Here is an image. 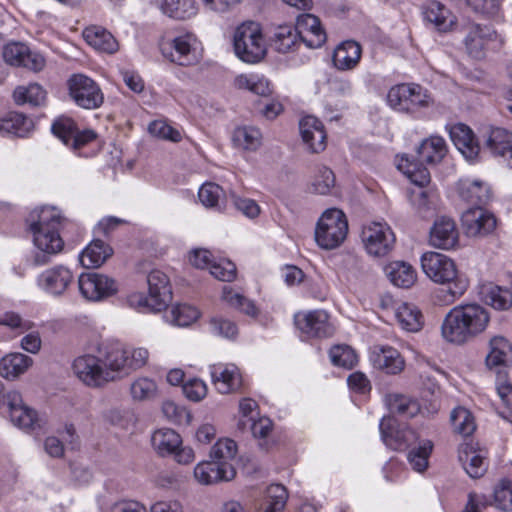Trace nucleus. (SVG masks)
Returning <instances> with one entry per match:
<instances>
[{
  "instance_id": "58",
  "label": "nucleus",
  "mask_w": 512,
  "mask_h": 512,
  "mask_svg": "<svg viewBox=\"0 0 512 512\" xmlns=\"http://www.w3.org/2000/svg\"><path fill=\"white\" fill-rule=\"evenodd\" d=\"M200 202L209 208H220L224 198L222 188L215 183H205L198 192Z\"/></svg>"
},
{
  "instance_id": "60",
  "label": "nucleus",
  "mask_w": 512,
  "mask_h": 512,
  "mask_svg": "<svg viewBox=\"0 0 512 512\" xmlns=\"http://www.w3.org/2000/svg\"><path fill=\"white\" fill-rule=\"evenodd\" d=\"M162 412L166 419L177 425H188L191 421V414L181 405L171 400H166L162 404Z\"/></svg>"
},
{
  "instance_id": "8",
  "label": "nucleus",
  "mask_w": 512,
  "mask_h": 512,
  "mask_svg": "<svg viewBox=\"0 0 512 512\" xmlns=\"http://www.w3.org/2000/svg\"><path fill=\"white\" fill-rule=\"evenodd\" d=\"M348 222L346 215L339 209H327L318 220L315 240L323 249H334L346 238Z\"/></svg>"
},
{
  "instance_id": "32",
  "label": "nucleus",
  "mask_w": 512,
  "mask_h": 512,
  "mask_svg": "<svg viewBox=\"0 0 512 512\" xmlns=\"http://www.w3.org/2000/svg\"><path fill=\"white\" fill-rule=\"evenodd\" d=\"M458 192L464 201L475 208L487 204L491 198L489 185L477 179H461L458 182Z\"/></svg>"
},
{
  "instance_id": "30",
  "label": "nucleus",
  "mask_w": 512,
  "mask_h": 512,
  "mask_svg": "<svg viewBox=\"0 0 512 512\" xmlns=\"http://www.w3.org/2000/svg\"><path fill=\"white\" fill-rule=\"evenodd\" d=\"M370 359L374 367L387 374H397L404 369L405 362L399 351L391 346L376 345L373 347Z\"/></svg>"
},
{
  "instance_id": "27",
  "label": "nucleus",
  "mask_w": 512,
  "mask_h": 512,
  "mask_svg": "<svg viewBox=\"0 0 512 512\" xmlns=\"http://www.w3.org/2000/svg\"><path fill=\"white\" fill-rule=\"evenodd\" d=\"M303 142L313 153H319L326 148V132L322 122L314 116H306L299 123Z\"/></svg>"
},
{
  "instance_id": "41",
  "label": "nucleus",
  "mask_w": 512,
  "mask_h": 512,
  "mask_svg": "<svg viewBox=\"0 0 512 512\" xmlns=\"http://www.w3.org/2000/svg\"><path fill=\"white\" fill-rule=\"evenodd\" d=\"M112 248L102 240L92 241L80 254L79 260L86 268L101 266L111 255Z\"/></svg>"
},
{
  "instance_id": "2",
  "label": "nucleus",
  "mask_w": 512,
  "mask_h": 512,
  "mask_svg": "<svg viewBox=\"0 0 512 512\" xmlns=\"http://www.w3.org/2000/svg\"><path fill=\"white\" fill-rule=\"evenodd\" d=\"M64 219L55 207H42L33 210L26 222L33 234V242L40 250L34 257L35 265H44L49 261L48 255L59 253L64 242L58 229Z\"/></svg>"
},
{
  "instance_id": "63",
  "label": "nucleus",
  "mask_w": 512,
  "mask_h": 512,
  "mask_svg": "<svg viewBox=\"0 0 512 512\" xmlns=\"http://www.w3.org/2000/svg\"><path fill=\"white\" fill-rule=\"evenodd\" d=\"M199 317V311L190 305L181 304L172 308L171 310V321L179 326L186 327L196 321Z\"/></svg>"
},
{
  "instance_id": "6",
  "label": "nucleus",
  "mask_w": 512,
  "mask_h": 512,
  "mask_svg": "<svg viewBox=\"0 0 512 512\" xmlns=\"http://www.w3.org/2000/svg\"><path fill=\"white\" fill-rule=\"evenodd\" d=\"M235 54L246 63H257L266 55L267 46L261 27L254 21L239 25L233 37Z\"/></svg>"
},
{
  "instance_id": "35",
  "label": "nucleus",
  "mask_w": 512,
  "mask_h": 512,
  "mask_svg": "<svg viewBox=\"0 0 512 512\" xmlns=\"http://www.w3.org/2000/svg\"><path fill=\"white\" fill-rule=\"evenodd\" d=\"M480 298L496 310H507L512 306V293L494 283H484L479 287Z\"/></svg>"
},
{
  "instance_id": "51",
  "label": "nucleus",
  "mask_w": 512,
  "mask_h": 512,
  "mask_svg": "<svg viewBox=\"0 0 512 512\" xmlns=\"http://www.w3.org/2000/svg\"><path fill=\"white\" fill-rule=\"evenodd\" d=\"M16 104H30L40 106L46 99V91L37 83H31L28 86H18L13 93Z\"/></svg>"
},
{
  "instance_id": "28",
  "label": "nucleus",
  "mask_w": 512,
  "mask_h": 512,
  "mask_svg": "<svg viewBox=\"0 0 512 512\" xmlns=\"http://www.w3.org/2000/svg\"><path fill=\"white\" fill-rule=\"evenodd\" d=\"M11 422L21 429L34 428L37 422L36 412L24 405L18 391L7 392V403Z\"/></svg>"
},
{
  "instance_id": "24",
  "label": "nucleus",
  "mask_w": 512,
  "mask_h": 512,
  "mask_svg": "<svg viewBox=\"0 0 512 512\" xmlns=\"http://www.w3.org/2000/svg\"><path fill=\"white\" fill-rule=\"evenodd\" d=\"M72 280V272L63 265H57L43 271L38 276L37 283L45 292L59 296L66 291Z\"/></svg>"
},
{
  "instance_id": "25",
  "label": "nucleus",
  "mask_w": 512,
  "mask_h": 512,
  "mask_svg": "<svg viewBox=\"0 0 512 512\" xmlns=\"http://www.w3.org/2000/svg\"><path fill=\"white\" fill-rule=\"evenodd\" d=\"M458 458L464 470L471 478H480L487 471V451L476 448L472 443H463L460 445Z\"/></svg>"
},
{
  "instance_id": "38",
  "label": "nucleus",
  "mask_w": 512,
  "mask_h": 512,
  "mask_svg": "<svg viewBox=\"0 0 512 512\" xmlns=\"http://www.w3.org/2000/svg\"><path fill=\"white\" fill-rule=\"evenodd\" d=\"M385 273L391 283L400 288H410L417 279L415 269L407 262L394 261L385 267Z\"/></svg>"
},
{
  "instance_id": "11",
  "label": "nucleus",
  "mask_w": 512,
  "mask_h": 512,
  "mask_svg": "<svg viewBox=\"0 0 512 512\" xmlns=\"http://www.w3.org/2000/svg\"><path fill=\"white\" fill-rule=\"evenodd\" d=\"M69 95L74 102L84 109H97L104 101L100 86L84 74H74L67 82Z\"/></svg>"
},
{
  "instance_id": "17",
  "label": "nucleus",
  "mask_w": 512,
  "mask_h": 512,
  "mask_svg": "<svg viewBox=\"0 0 512 512\" xmlns=\"http://www.w3.org/2000/svg\"><path fill=\"white\" fill-rule=\"evenodd\" d=\"M295 324L307 337H329L333 327L329 323V315L324 310H314L295 315Z\"/></svg>"
},
{
  "instance_id": "34",
  "label": "nucleus",
  "mask_w": 512,
  "mask_h": 512,
  "mask_svg": "<svg viewBox=\"0 0 512 512\" xmlns=\"http://www.w3.org/2000/svg\"><path fill=\"white\" fill-rule=\"evenodd\" d=\"M361 55V46L355 41L347 40L336 47L332 56V62L336 69L349 71L359 64Z\"/></svg>"
},
{
  "instance_id": "50",
  "label": "nucleus",
  "mask_w": 512,
  "mask_h": 512,
  "mask_svg": "<svg viewBox=\"0 0 512 512\" xmlns=\"http://www.w3.org/2000/svg\"><path fill=\"white\" fill-rule=\"evenodd\" d=\"M496 392L501 401L497 408L498 414L512 424V384L500 372L496 380Z\"/></svg>"
},
{
  "instance_id": "49",
  "label": "nucleus",
  "mask_w": 512,
  "mask_h": 512,
  "mask_svg": "<svg viewBox=\"0 0 512 512\" xmlns=\"http://www.w3.org/2000/svg\"><path fill=\"white\" fill-rule=\"evenodd\" d=\"M432 450L433 443L428 439H422L409 450L407 460L413 470L422 473L428 468L429 457Z\"/></svg>"
},
{
  "instance_id": "48",
  "label": "nucleus",
  "mask_w": 512,
  "mask_h": 512,
  "mask_svg": "<svg viewBox=\"0 0 512 512\" xmlns=\"http://www.w3.org/2000/svg\"><path fill=\"white\" fill-rule=\"evenodd\" d=\"M386 402L391 413L398 414L403 417H414L420 412L418 401L402 394H389Z\"/></svg>"
},
{
  "instance_id": "14",
  "label": "nucleus",
  "mask_w": 512,
  "mask_h": 512,
  "mask_svg": "<svg viewBox=\"0 0 512 512\" xmlns=\"http://www.w3.org/2000/svg\"><path fill=\"white\" fill-rule=\"evenodd\" d=\"M379 429L383 442L394 450H405L418 444L419 435L407 426H400L393 417H383Z\"/></svg>"
},
{
  "instance_id": "57",
  "label": "nucleus",
  "mask_w": 512,
  "mask_h": 512,
  "mask_svg": "<svg viewBox=\"0 0 512 512\" xmlns=\"http://www.w3.org/2000/svg\"><path fill=\"white\" fill-rule=\"evenodd\" d=\"M334 185L335 175L333 171L324 165L317 166L312 182L313 190L318 194L326 195Z\"/></svg>"
},
{
  "instance_id": "53",
  "label": "nucleus",
  "mask_w": 512,
  "mask_h": 512,
  "mask_svg": "<svg viewBox=\"0 0 512 512\" xmlns=\"http://www.w3.org/2000/svg\"><path fill=\"white\" fill-rule=\"evenodd\" d=\"M238 447L236 442L230 438L219 439L211 448L210 459L219 461L221 464L233 466L232 461L237 455Z\"/></svg>"
},
{
  "instance_id": "20",
  "label": "nucleus",
  "mask_w": 512,
  "mask_h": 512,
  "mask_svg": "<svg viewBox=\"0 0 512 512\" xmlns=\"http://www.w3.org/2000/svg\"><path fill=\"white\" fill-rule=\"evenodd\" d=\"M3 58L9 65L22 66L33 71H40L45 65V60L40 54L32 53L20 42L7 44L3 50Z\"/></svg>"
},
{
  "instance_id": "42",
  "label": "nucleus",
  "mask_w": 512,
  "mask_h": 512,
  "mask_svg": "<svg viewBox=\"0 0 512 512\" xmlns=\"http://www.w3.org/2000/svg\"><path fill=\"white\" fill-rule=\"evenodd\" d=\"M424 17L440 32L450 30L456 22V18L450 10L437 1H432L427 5Z\"/></svg>"
},
{
  "instance_id": "37",
  "label": "nucleus",
  "mask_w": 512,
  "mask_h": 512,
  "mask_svg": "<svg viewBox=\"0 0 512 512\" xmlns=\"http://www.w3.org/2000/svg\"><path fill=\"white\" fill-rule=\"evenodd\" d=\"M447 152V144L440 136H431L424 139L417 149L419 161L430 165L440 163Z\"/></svg>"
},
{
  "instance_id": "21",
  "label": "nucleus",
  "mask_w": 512,
  "mask_h": 512,
  "mask_svg": "<svg viewBox=\"0 0 512 512\" xmlns=\"http://www.w3.org/2000/svg\"><path fill=\"white\" fill-rule=\"evenodd\" d=\"M430 244L438 249L450 250L459 242V232L453 219L441 216L430 229Z\"/></svg>"
},
{
  "instance_id": "29",
  "label": "nucleus",
  "mask_w": 512,
  "mask_h": 512,
  "mask_svg": "<svg viewBox=\"0 0 512 512\" xmlns=\"http://www.w3.org/2000/svg\"><path fill=\"white\" fill-rule=\"evenodd\" d=\"M209 369L212 382L221 394H228L240 387L241 376L235 365L219 363L211 365Z\"/></svg>"
},
{
  "instance_id": "52",
  "label": "nucleus",
  "mask_w": 512,
  "mask_h": 512,
  "mask_svg": "<svg viewBox=\"0 0 512 512\" xmlns=\"http://www.w3.org/2000/svg\"><path fill=\"white\" fill-rule=\"evenodd\" d=\"M423 163L410 161L408 157H402L397 167L419 188H423L430 182V173L427 168L422 166Z\"/></svg>"
},
{
  "instance_id": "1",
  "label": "nucleus",
  "mask_w": 512,
  "mask_h": 512,
  "mask_svg": "<svg viewBox=\"0 0 512 512\" xmlns=\"http://www.w3.org/2000/svg\"><path fill=\"white\" fill-rule=\"evenodd\" d=\"M490 323V312L478 303L453 307L441 325L442 337L449 343L462 345L482 333Z\"/></svg>"
},
{
  "instance_id": "47",
  "label": "nucleus",
  "mask_w": 512,
  "mask_h": 512,
  "mask_svg": "<svg viewBox=\"0 0 512 512\" xmlns=\"http://www.w3.org/2000/svg\"><path fill=\"white\" fill-rule=\"evenodd\" d=\"M234 86L237 89L248 90L263 97L272 93L270 82L258 74H240L235 77Z\"/></svg>"
},
{
  "instance_id": "3",
  "label": "nucleus",
  "mask_w": 512,
  "mask_h": 512,
  "mask_svg": "<svg viewBox=\"0 0 512 512\" xmlns=\"http://www.w3.org/2000/svg\"><path fill=\"white\" fill-rule=\"evenodd\" d=\"M423 272L433 282L445 286L439 289L437 297L445 304H451L467 290L469 281L459 273L454 261L438 252H427L421 257Z\"/></svg>"
},
{
  "instance_id": "12",
  "label": "nucleus",
  "mask_w": 512,
  "mask_h": 512,
  "mask_svg": "<svg viewBox=\"0 0 512 512\" xmlns=\"http://www.w3.org/2000/svg\"><path fill=\"white\" fill-rule=\"evenodd\" d=\"M80 293L90 301H102L118 292V283L107 275L88 272L82 273L78 279Z\"/></svg>"
},
{
  "instance_id": "45",
  "label": "nucleus",
  "mask_w": 512,
  "mask_h": 512,
  "mask_svg": "<svg viewBox=\"0 0 512 512\" xmlns=\"http://www.w3.org/2000/svg\"><path fill=\"white\" fill-rule=\"evenodd\" d=\"M231 139L237 149L256 151L261 146L262 134L254 126H239L234 129Z\"/></svg>"
},
{
  "instance_id": "4",
  "label": "nucleus",
  "mask_w": 512,
  "mask_h": 512,
  "mask_svg": "<svg viewBox=\"0 0 512 512\" xmlns=\"http://www.w3.org/2000/svg\"><path fill=\"white\" fill-rule=\"evenodd\" d=\"M120 355L110 350L108 342L97 347V355L86 353L78 356L72 364L75 376L85 385L93 388L102 387L118 380L116 370L119 368Z\"/></svg>"
},
{
  "instance_id": "36",
  "label": "nucleus",
  "mask_w": 512,
  "mask_h": 512,
  "mask_svg": "<svg viewBox=\"0 0 512 512\" xmlns=\"http://www.w3.org/2000/svg\"><path fill=\"white\" fill-rule=\"evenodd\" d=\"M485 362L489 369L509 365L512 362V346L509 341L503 336L492 337Z\"/></svg>"
},
{
  "instance_id": "9",
  "label": "nucleus",
  "mask_w": 512,
  "mask_h": 512,
  "mask_svg": "<svg viewBox=\"0 0 512 512\" xmlns=\"http://www.w3.org/2000/svg\"><path fill=\"white\" fill-rule=\"evenodd\" d=\"M353 95V85L350 79L333 76L327 80V92L324 100L325 117L339 120L341 113L349 107Z\"/></svg>"
},
{
  "instance_id": "55",
  "label": "nucleus",
  "mask_w": 512,
  "mask_h": 512,
  "mask_svg": "<svg viewBox=\"0 0 512 512\" xmlns=\"http://www.w3.org/2000/svg\"><path fill=\"white\" fill-rule=\"evenodd\" d=\"M298 34L292 26H279L272 39V45L280 53H287L297 44Z\"/></svg>"
},
{
  "instance_id": "7",
  "label": "nucleus",
  "mask_w": 512,
  "mask_h": 512,
  "mask_svg": "<svg viewBox=\"0 0 512 512\" xmlns=\"http://www.w3.org/2000/svg\"><path fill=\"white\" fill-rule=\"evenodd\" d=\"M387 101L393 109L409 114L428 108L433 103L428 91L414 83H402L391 87Z\"/></svg>"
},
{
  "instance_id": "64",
  "label": "nucleus",
  "mask_w": 512,
  "mask_h": 512,
  "mask_svg": "<svg viewBox=\"0 0 512 512\" xmlns=\"http://www.w3.org/2000/svg\"><path fill=\"white\" fill-rule=\"evenodd\" d=\"M495 506L503 511H512V482L501 480L494 489Z\"/></svg>"
},
{
  "instance_id": "22",
  "label": "nucleus",
  "mask_w": 512,
  "mask_h": 512,
  "mask_svg": "<svg viewBox=\"0 0 512 512\" xmlns=\"http://www.w3.org/2000/svg\"><path fill=\"white\" fill-rule=\"evenodd\" d=\"M235 475L234 466L221 464L214 459L200 462L194 468V477L201 485H212L221 481H230Z\"/></svg>"
},
{
  "instance_id": "46",
  "label": "nucleus",
  "mask_w": 512,
  "mask_h": 512,
  "mask_svg": "<svg viewBox=\"0 0 512 512\" xmlns=\"http://www.w3.org/2000/svg\"><path fill=\"white\" fill-rule=\"evenodd\" d=\"M152 446L162 456L170 455L181 446V436L174 430L163 428L155 431L151 438Z\"/></svg>"
},
{
  "instance_id": "59",
  "label": "nucleus",
  "mask_w": 512,
  "mask_h": 512,
  "mask_svg": "<svg viewBox=\"0 0 512 512\" xmlns=\"http://www.w3.org/2000/svg\"><path fill=\"white\" fill-rule=\"evenodd\" d=\"M331 362L340 367L351 369L357 363L355 351L346 345H336L329 352Z\"/></svg>"
},
{
  "instance_id": "13",
  "label": "nucleus",
  "mask_w": 512,
  "mask_h": 512,
  "mask_svg": "<svg viewBox=\"0 0 512 512\" xmlns=\"http://www.w3.org/2000/svg\"><path fill=\"white\" fill-rule=\"evenodd\" d=\"M197 39L193 34L187 33L175 37L171 42L163 43L161 51L164 57L180 66L195 65L200 61L196 50Z\"/></svg>"
},
{
  "instance_id": "61",
  "label": "nucleus",
  "mask_w": 512,
  "mask_h": 512,
  "mask_svg": "<svg viewBox=\"0 0 512 512\" xmlns=\"http://www.w3.org/2000/svg\"><path fill=\"white\" fill-rule=\"evenodd\" d=\"M223 299L232 307L239 309L241 312L255 317L258 314V309L254 303L245 298L243 295L232 291L225 287L223 289Z\"/></svg>"
},
{
  "instance_id": "54",
  "label": "nucleus",
  "mask_w": 512,
  "mask_h": 512,
  "mask_svg": "<svg viewBox=\"0 0 512 512\" xmlns=\"http://www.w3.org/2000/svg\"><path fill=\"white\" fill-rule=\"evenodd\" d=\"M450 421L454 431L465 437L470 436L476 429L472 414L464 407L453 409Z\"/></svg>"
},
{
  "instance_id": "56",
  "label": "nucleus",
  "mask_w": 512,
  "mask_h": 512,
  "mask_svg": "<svg viewBox=\"0 0 512 512\" xmlns=\"http://www.w3.org/2000/svg\"><path fill=\"white\" fill-rule=\"evenodd\" d=\"M268 501L259 512H282L286 506L288 492L281 484H272L267 488Z\"/></svg>"
},
{
  "instance_id": "43",
  "label": "nucleus",
  "mask_w": 512,
  "mask_h": 512,
  "mask_svg": "<svg viewBox=\"0 0 512 512\" xmlns=\"http://www.w3.org/2000/svg\"><path fill=\"white\" fill-rule=\"evenodd\" d=\"M83 36L87 43L96 50L109 54L118 50V43L114 36L101 27L86 28Z\"/></svg>"
},
{
  "instance_id": "62",
  "label": "nucleus",
  "mask_w": 512,
  "mask_h": 512,
  "mask_svg": "<svg viewBox=\"0 0 512 512\" xmlns=\"http://www.w3.org/2000/svg\"><path fill=\"white\" fill-rule=\"evenodd\" d=\"M130 391L135 400H149L156 395L157 385L152 379L141 377L131 384Z\"/></svg>"
},
{
  "instance_id": "23",
  "label": "nucleus",
  "mask_w": 512,
  "mask_h": 512,
  "mask_svg": "<svg viewBox=\"0 0 512 512\" xmlns=\"http://www.w3.org/2000/svg\"><path fill=\"white\" fill-rule=\"evenodd\" d=\"M110 350L117 351L120 355L119 368L116 370L118 379L128 375L131 371L142 368L146 365L149 352L146 348H133L128 350L119 342H108Z\"/></svg>"
},
{
  "instance_id": "19",
  "label": "nucleus",
  "mask_w": 512,
  "mask_h": 512,
  "mask_svg": "<svg viewBox=\"0 0 512 512\" xmlns=\"http://www.w3.org/2000/svg\"><path fill=\"white\" fill-rule=\"evenodd\" d=\"M53 134L62 140L66 146L78 149L95 139L92 130L79 131L75 122L70 118H60L52 125Z\"/></svg>"
},
{
  "instance_id": "26",
  "label": "nucleus",
  "mask_w": 512,
  "mask_h": 512,
  "mask_svg": "<svg viewBox=\"0 0 512 512\" xmlns=\"http://www.w3.org/2000/svg\"><path fill=\"white\" fill-rule=\"evenodd\" d=\"M295 30L309 48H319L326 42V33L321 27L320 20L312 14L299 15Z\"/></svg>"
},
{
  "instance_id": "5",
  "label": "nucleus",
  "mask_w": 512,
  "mask_h": 512,
  "mask_svg": "<svg viewBox=\"0 0 512 512\" xmlns=\"http://www.w3.org/2000/svg\"><path fill=\"white\" fill-rule=\"evenodd\" d=\"M148 296L133 294L129 296L130 306L143 311L159 312L165 309L172 299V290L168 276L161 270H152L147 276Z\"/></svg>"
},
{
  "instance_id": "10",
  "label": "nucleus",
  "mask_w": 512,
  "mask_h": 512,
  "mask_svg": "<svg viewBox=\"0 0 512 512\" xmlns=\"http://www.w3.org/2000/svg\"><path fill=\"white\" fill-rule=\"evenodd\" d=\"M362 242L367 253L374 257H384L394 248L396 237L386 222H370L363 226Z\"/></svg>"
},
{
  "instance_id": "33",
  "label": "nucleus",
  "mask_w": 512,
  "mask_h": 512,
  "mask_svg": "<svg viewBox=\"0 0 512 512\" xmlns=\"http://www.w3.org/2000/svg\"><path fill=\"white\" fill-rule=\"evenodd\" d=\"M160 12L175 20H186L197 14L194 0H149Z\"/></svg>"
},
{
  "instance_id": "39",
  "label": "nucleus",
  "mask_w": 512,
  "mask_h": 512,
  "mask_svg": "<svg viewBox=\"0 0 512 512\" xmlns=\"http://www.w3.org/2000/svg\"><path fill=\"white\" fill-rule=\"evenodd\" d=\"M33 121L22 113L10 112L0 119V134L25 137L33 129Z\"/></svg>"
},
{
  "instance_id": "18",
  "label": "nucleus",
  "mask_w": 512,
  "mask_h": 512,
  "mask_svg": "<svg viewBox=\"0 0 512 512\" xmlns=\"http://www.w3.org/2000/svg\"><path fill=\"white\" fill-rule=\"evenodd\" d=\"M465 232L470 237H483L492 233L497 225L495 216L481 207L471 208L462 215Z\"/></svg>"
},
{
  "instance_id": "40",
  "label": "nucleus",
  "mask_w": 512,
  "mask_h": 512,
  "mask_svg": "<svg viewBox=\"0 0 512 512\" xmlns=\"http://www.w3.org/2000/svg\"><path fill=\"white\" fill-rule=\"evenodd\" d=\"M33 364V359L22 353H10L0 360V375L15 379L24 374Z\"/></svg>"
},
{
  "instance_id": "31",
  "label": "nucleus",
  "mask_w": 512,
  "mask_h": 512,
  "mask_svg": "<svg viewBox=\"0 0 512 512\" xmlns=\"http://www.w3.org/2000/svg\"><path fill=\"white\" fill-rule=\"evenodd\" d=\"M449 134L454 145L468 161H474L478 157L479 144L475 140L474 133L467 125L456 124L450 128Z\"/></svg>"
},
{
  "instance_id": "16",
  "label": "nucleus",
  "mask_w": 512,
  "mask_h": 512,
  "mask_svg": "<svg viewBox=\"0 0 512 512\" xmlns=\"http://www.w3.org/2000/svg\"><path fill=\"white\" fill-rule=\"evenodd\" d=\"M484 149L503 160L512 169V133L500 127H490L482 135Z\"/></svg>"
},
{
  "instance_id": "15",
  "label": "nucleus",
  "mask_w": 512,
  "mask_h": 512,
  "mask_svg": "<svg viewBox=\"0 0 512 512\" xmlns=\"http://www.w3.org/2000/svg\"><path fill=\"white\" fill-rule=\"evenodd\" d=\"M502 40L495 30L489 26L480 24H471L467 28V35L464 44L468 54L475 58L481 59L485 56V50L496 49L501 45Z\"/></svg>"
},
{
  "instance_id": "44",
  "label": "nucleus",
  "mask_w": 512,
  "mask_h": 512,
  "mask_svg": "<svg viewBox=\"0 0 512 512\" xmlns=\"http://www.w3.org/2000/svg\"><path fill=\"white\" fill-rule=\"evenodd\" d=\"M400 326L408 332H418L424 325V317L420 309L412 303H401L395 312Z\"/></svg>"
}]
</instances>
